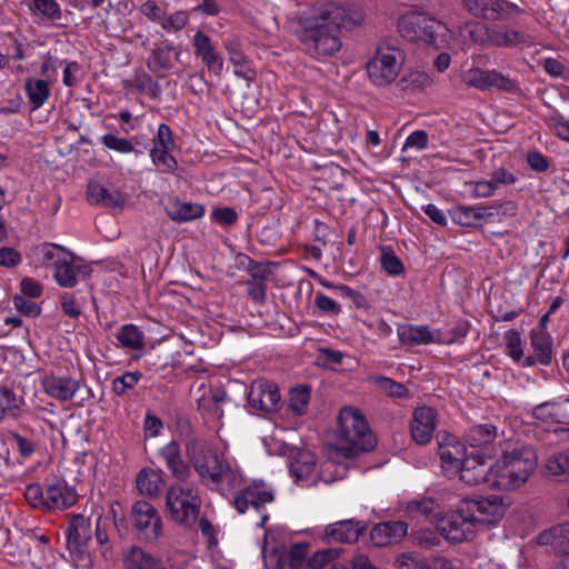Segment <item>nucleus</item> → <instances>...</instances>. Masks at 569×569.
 Returning a JSON list of instances; mask_svg holds the SVG:
<instances>
[{
	"mask_svg": "<svg viewBox=\"0 0 569 569\" xmlns=\"http://www.w3.org/2000/svg\"><path fill=\"white\" fill-rule=\"evenodd\" d=\"M333 0H317L298 18L295 30L306 52L316 59L333 57L342 47L340 30L360 23Z\"/></svg>",
	"mask_w": 569,
	"mask_h": 569,
	"instance_id": "nucleus-1",
	"label": "nucleus"
},
{
	"mask_svg": "<svg viewBox=\"0 0 569 569\" xmlns=\"http://www.w3.org/2000/svg\"><path fill=\"white\" fill-rule=\"evenodd\" d=\"M190 459L194 470L210 490L226 496L242 483V476L237 466L216 450L206 447L194 449Z\"/></svg>",
	"mask_w": 569,
	"mask_h": 569,
	"instance_id": "nucleus-2",
	"label": "nucleus"
},
{
	"mask_svg": "<svg viewBox=\"0 0 569 569\" xmlns=\"http://www.w3.org/2000/svg\"><path fill=\"white\" fill-rule=\"evenodd\" d=\"M537 468V458L529 448L505 451L489 468V487L498 490H515L527 482Z\"/></svg>",
	"mask_w": 569,
	"mask_h": 569,
	"instance_id": "nucleus-3",
	"label": "nucleus"
},
{
	"mask_svg": "<svg viewBox=\"0 0 569 569\" xmlns=\"http://www.w3.org/2000/svg\"><path fill=\"white\" fill-rule=\"evenodd\" d=\"M338 435L342 441L339 450L347 458L370 451L376 445L375 436L369 430L365 417L351 407L340 411Z\"/></svg>",
	"mask_w": 569,
	"mask_h": 569,
	"instance_id": "nucleus-4",
	"label": "nucleus"
},
{
	"mask_svg": "<svg viewBox=\"0 0 569 569\" xmlns=\"http://www.w3.org/2000/svg\"><path fill=\"white\" fill-rule=\"evenodd\" d=\"M398 31L408 41L439 48L446 42L448 29L442 22L425 12L411 11L399 19Z\"/></svg>",
	"mask_w": 569,
	"mask_h": 569,
	"instance_id": "nucleus-5",
	"label": "nucleus"
},
{
	"mask_svg": "<svg viewBox=\"0 0 569 569\" xmlns=\"http://www.w3.org/2000/svg\"><path fill=\"white\" fill-rule=\"evenodd\" d=\"M199 503L198 492L191 487L176 485L167 491L166 508L174 522L187 526L194 523Z\"/></svg>",
	"mask_w": 569,
	"mask_h": 569,
	"instance_id": "nucleus-6",
	"label": "nucleus"
},
{
	"mask_svg": "<svg viewBox=\"0 0 569 569\" xmlns=\"http://www.w3.org/2000/svg\"><path fill=\"white\" fill-rule=\"evenodd\" d=\"M402 53L396 47L380 43L375 57L367 63V72L375 86L390 84L398 76L401 66Z\"/></svg>",
	"mask_w": 569,
	"mask_h": 569,
	"instance_id": "nucleus-7",
	"label": "nucleus"
},
{
	"mask_svg": "<svg viewBox=\"0 0 569 569\" xmlns=\"http://www.w3.org/2000/svg\"><path fill=\"white\" fill-rule=\"evenodd\" d=\"M466 509L465 502L461 501L456 511L437 519V530L446 540L461 543L473 539L477 530L476 518Z\"/></svg>",
	"mask_w": 569,
	"mask_h": 569,
	"instance_id": "nucleus-8",
	"label": "nucleus"
},
{
	"mask_svg": "<svg viewBox=\"0 0 569 569\" xmlns=\"http://www.w3.org/2000/svg\"><path fill=\"white\" fill-rule=\"evenodd\" d=\"M461 81L468 87L476 88L481 91L497 88L507 92L517 89V82L501 72L492 70H483L478 67L467 69L461 74Z\"/></svg>",
	"mask_w": 569,
	"mask_h": 569,
	"instance_id": "nucleus-9",
	"label": "nucleus"
},
{
	"mask_svg": "<svg viewBox=\"0 0 569 569\" xmlns=\"http://www.w3.org/2000/svg\"><path fill=\"white\" fill-rule=\"evenodd\" d=\"M133 527L149 541L157 540L162 533V521L157 509L147 501H137L131 508Z\"/></svg>",
	"mask_w": 569,
	"mask_h": 569,
	"instance_id": "nucleus-10",
	"label": "nucleus"
},
{
	"mask_svg": "<svg viewBox=\"0 0 569 569\" xmlns=\"http://www.w3.org/2000/svg\"><path fill=\"white\" fill-rule=\"evenodd\" d=\"M273 498V491L269 486L262 481H253L236 493L232 505L239 513H244L250 508L260 513L261 507L272 502Z\"/></svg>",
	"mask_w": 569,
	"mask_h": 569,
	"instance_id": "nucleus-11",
	"label": "nucleus"
},
{
	"mask_svg": "<svg viewBox=\"0 0 569 569\" xmlns=\"http://www.w3.org/2000/svg\"><path fill=\"white\" fill-rule=\"evenodd\" d=\"M278 387L268 380H256L250 387L248 402L252 408L264 412L277 411L280 405Z\"/></svg>",
	"mask_w": 569,
	"mask_h": 569,
	"instance_id": "nucleus-12",
	"label": "nucleus"
},
{
	"mask_svg": "<svg viewBox=\"0 0 569 569\" xmlns=\"http://www.w3.org/2000/svg\"><path fill=\"white\" fill-rule=\"evenodd\" d=\"M498 437L497 427L492 423H481L469 427L463 433L466 445L473 449L472 452L483 457H492L493 441Z\"/></svg>",
	"mask_w": 569,
	"mask_h": 569,
	"instance_id": "nucleus-13",
	"label": "nucleus"
},
{
	"mask_svg": "<svg viewBox=\"0 0 569 569\" xmlns=\"http://www.w3.org/2000/svg\"><path fill=\"white\" fill-rule=\"evenodd\" d=\"M463 502L467 507L466 511L473 513L477 526L478 523H496L505 515L502 499L498 496H490L478 500L468 499L463 500Z\"/></svg>",
	"mask_w": 569,
	"mask_h": 569,
	"instance_id": "nucleus-14",
	"label": "nucleus"
},
{
	"mask_svg": "<svg viewBox=\"0 0 569 569\" xmlns=\"http://www.w3.org/2000/svg\"><path fill=\"white\" fill-rule=\"evenodd\" d=\"M438 453L442 462L443 469L457 472L460 466L469 457L467 456L466 446L461 443L455 436L449 433H439Z\"/></svg>",
	"mask_w": 569,
	"mask_h": 569,
	"instance_id": "nucleus-15",
	"label": "nucleus"
},
{
	"mask_svg": "<svg viewBox=\"0 0 569 569\" xmlns=\"http://www.w3.org/2000/svg\"><path fill=\"white\" fill-rule=\"evenodd\" d=\"M367 530V523L355 519L336 521L325 528L323 540L328 543H355Z\"/></svg>",
	"mask_w": 569,
	"mask_h": 569,
	"instance_id": "nucleus-16",
	"label": "nucleus"
},
{
	"mask_svg": "<svg viewBox=\"0 0 569 569\" xmlns=\"http://www.w3.org/2000/svg\"><path fill=\"white\" fill-rule=\"evenodd\" d=\"M438 422L437 410L429 406L415 409L411 421V436L419 445L428 443L435 433Z\"/></svg>",
	"mask_w": 569,
	"mask_h": 569,
	"instance_id": "nucleus-17",
	"label": "nucleus"
},
{
	"mask_svg": "<svg viewBox=\"0 0 569 569\" xmlns=\"http://www.w3.org/2000/svg\"><path fill=\"white\" fill-rule=\"evenodd\" d=\"M180 51L171 42H163L156 46L147 58V67L158 78H164L177 61H179Z\"/></svg>",
	"mask_w": 569,
	"mask_h": 569,
	"instance_id": "nucleus-18",
	"label": "nucleus"
},
{
	"mask_svg": "<svg viewBox=\"0 0 569 569\" xmlns=\"http://www.w3.org/2000/svg\"><path fill=\"white\" fill-rule=\"evenodd\" d=\"M67 547L71 553L82 556L91 540V526L89 519L82 515H73L66 529Z\"/></svg>",
	"mask_w": 569,
	"mask_h": 569,
	"instance_id": "nucleus-19",
	"label": "nucleus"
},
{
	"mask_svg": "<svg viewBox=\"0 0 569 569\" xmlns=\"http://www.w3.org/2000/svg\"><path fill=\"white\" fill-rule=\"evenodd\" d=\"M89 273L88 267L76 263V257L72 252H62L58 260L53 277L57 283L63 288H73L78 283L79 277H86Z\"/></svg>",
	"mask_w": 569,
	"mask_h": 569,
	"instance_id": "nucleus-20",
	"label": "nucleus"
},
{
	"mask_svg": "<svg viewBox=\"0 0 569 569\" xmlns=\"http://www.w3.org/2000/svg\"><path fill=\"white\" fill-rule=\"evenodd\" d=\"M88 201L104 208H122L127 197L116 187H106L99 182H89L87 188Z\"/></svg>",
	"mask_w": 569,
	"mask_h": 569,
	"instance_id": "nucleus-21",
	"label": "nucleus"
},
{
	"mask_svg": "<svg viewBox=\"0 0 569 569\" xmlns=\"http://www.w3.org/2000/svg\"><path fill=\"white\" fill-rule=\"evenodd\" d=\"M194 53L201 59L209 71L220 74L223 69V59L217 52L210 37L202 31H197L192 37Z\"/></svg>",
	"mask_w": 569,
	"mask_h": 569,
	"instance_id": "nucleus-22",
	"label": "nucleus"
},
{
	"mask_svg": "<svg viewBox=\"0 0 569 569\" xmlns=\"http://www.w3.org/2000/svg\"><path fill=\"white\" fill-rule=\"evenodd\" d=\"M535 38L519 29L508 26H491V47L513 48L518 46L531 47Z\"/></svg>",
	"mask_w": 569,
	"mask_h": 569,
	"instance_id": "nucleus-23",
	"label": "nucleus"
},
{
	"mask_svg": "<svg viewBox=\"0 0 569 569\" xmlns=\"http://www.w3.org/2000/svg\"><path fill=\"white\" fill-rule=\"evenodd\" d=\"M159 457L163 460L171 476L179 481H187L191 475L189 465L181 457V448L178 441L171 440L159 450Z\"/></svg>",
	"mask_w": 569,
	"mask_h": 569,
	"instance_id": "nucleus-24",
	"label": "nucleus"
},
{
	"mask_svg": "<svg viewBox=\"0 0 569 569\" xmlns=\"http://www.w3.org/2000/svg\"><path fill=\"white\" fill-rule=\"evenodd\" d=\"M487 458L480 453L471 452L457 471L460 473L461 481L470 486L486 483L489 487V468L486 467Z\"/></svg>",
	"mask_w": 569,
	"mask_h": 569,
	"instance_id": "nucleus-25",
	"label": "nucleus"
},
{
	"mask_svg": "<svg viewBox=\"0 0 569 569\" xmlns=\"http://www.w3.org/2000/svg\"><path fill=\"white\" fill-rule=\"evenodd\" d=\"M408 533L405 521H387L376 525L370 531V540L377 547H385L400 541Z\"/></svg>",
	"mask_w": 569,
	"mask_h": 569,
	"instance_id": "nucleus-26",
	"label": "nucleus"
},
{
	"mask_svg": "<svg viewBox=\"0 0 569 569\" xmlns=\"http://www.w3.org/2000/svg\"><path fill=\"white\" fill-rule=\"evenodd\" d=\"M399 341L408 347L440 343L429 326L400 325L397 328Z\"/></svg>",
	"mask_w": 569,
	"mask_h": 569,
	"instance_id": "nucleus-27",
	"label": "nucleus"
},
{
	"mask_svg": "<svg viewBox=\"0 0 569 569\" xmlns=\"http://www.w3.org/2000/svg\"><path fill=\"white\" fill-rule=\"evenodd\" d=\"M522 13L523 10L520 7L508 0H486L480 18L491 21H512Z\"/></svg>",
	"mask_w": 569,
	"mask_h": 569,
	"instance_id": "nucleus-28",
	"label": "nucleus"
},
{
	"mask_svg": "<svg viewBox=\"0 0 569 569\" xmlns=\"http://www.w3.org/2000/svg\"><path fill=\"white\" fill-rule=\"evenodd\" d=\"M46 393L60 401L71 400L80 389L78 380L67 377H51L43 380Z\"/></svg>",
	"mask_w": 569,
	"mask_h": 569,
	"instance_id": "nucleus-29",
	"label": "nucleus"
},
{
	"mask_svg": "<svg viewBox=\"0 0 569 569\" xmlns=\"http://www.w3.org/2000/svg\"><path fill=\"white\" fill-rule=\"evenodd\" d=\"M77 501V495L68 488L63 481H56L48 485L46 489V507L56 509H67Z\"/></svg>",
	"mask_w": 569,
	"mask_h": 569,
	"instance_id": "nucleus-30",
	"label": "nucleus"
},
{
	"mask_svg": "<svg viewBox=\"0 0 569 569\" xmlns=\"http://www.w3.org/2000/svg\"><path fill=\"white\" fill-rule=\"evenodd\" d=\"M538 542L550 547L556 555L569 553V522L541 532Z\"/></svg>",
	"mask_w": 569,
	"mask_h": 569,
	"instance_id": "nucleus-31",
	"label": "nucleus"
},
{
	"mask_svg": "<svg viewBox=\"0 0 569 569\" xmlns=\"http://www.w3.org/2000/svg\"><path fill=\"white\" fill-rule=\"evenodd\" d=\"M163 485V472L151 468L140 470L136 479L139 492L150 498L158 497L162 491Z\"/></svg>",
	"mask_w": 569,
	"mask_h": 569,
	"instance_id": "nucleus-32",
	"label": "nucleus"
},
{
	"mask_svg": "<svg viewBox=\"0 0 569 569\" xmlns=\"http://www.w3.org/2000/svg\"><path fill=\"white\" fill-rule=\"evenodd\" d=\"M223 47L229 54V61L233 64L234 74L244 79L251 77L249 61L243 54L240 40L236 36H229L223 39Z\"/></svg>",
	"mask_w": 569,
	"mask_h": 569,
	"instance_id": "nucleus-33",
	"label": "nucleus"
},
{
	"mask_svg": "<svg viewBox=\"0 0 569 569\" xmlns=\"http://www.w3.org/2000/svg\"><path fill=\"white\" fill-rule=\"evenodd\" d=\"M23 399L7 386L0 385V423L18 420L22 415Z\"/></svg>",
	"mask_w": 569,
	"mask_h": 569,
	"instance_id": "nucleus-34",
	"label": "nucleus"
},
{
	"mask_svg": "<svg viewBox=\"0 0 569 569\" xmlns=\"http://www.w3.org/2000/svg\"><path fill=\"white\" fill-rule=\"evenodd\" d=\"M164 210L167 216L176 222H188L202 217L204 213L201 204L181 202L177 199L170 201Z\"/></svg>",
	"mask_w": 569,
	"mask_h": 569,
	"instance_id": "nucleus-35",
	"label": "nucleus"
},
{
	"mask_svg": "<svg viewBox=\"0 0 569 569\" xmlns=\"http://www.w3.org/2000/svg\"><path fill=\"white\" fill-rule=\"evenodd\" d=\"M126 569H163L160 559L140 547H131L123 558Z\"/></svg>",
	"mask_w": 569,
	"mask_h": 569,
	"instance_id": "nucleus-36",
	"label": "nucleus"
},
{
	"mask_svg": "<svg viewBox=\"0 0 569 569\" xmlns=\"http://www.w3.org/2000/svg\"><path fill=\"white\" fill-rule=\"evenodd\" d=\"M405 510L410 518L425 517L430 522L436 523L440 515L439 505L431 498L408 501Z\"/></svg>",
	"mask_w": 569,
	"mask_h": 569,
	"instance_id": "nucleus-37",
	"label": "nucleus"
},
{
	"mask_svg": "<svg viewBox=\"0 0 569 569\" xmlns=\"http://www.w3.org/2000/svg\"><path fill=\"white\" fill-rule=\"evenodd\" d=\"M316 467V457L312 452L301 451L290 461L289 470L297 481H307L311 478Z\"/></svg>",
	"mask_w": 569,
	"mask_h": 569,
	"instance_id": "nucleus-38",
	"label": "nucleus"
},
{
	"mask_svg": "<svg viewBox=\"0 0 569 569\" xmlns=\"http://www.w3.org/2000/svg\"><path fill=\"white\" fill-rule=\"evenodd\" d=\"M308 549L309 545L305 542L291 546L279 558L280 569H306Z\"/></svg>",
	"mask_w": 569,
	"mask_h": 569,
	"instance_id": "nucleus-39",
	"label": "nucleus"
},
{
	"mask_svg": "<svg viewBox=\"0 0 569 569\" xmlns=\"http://www.w3.org/2000/svg\"><path fill=\"white\" fill-rule=\"evenodd\" d=\"M28 8L33 17L43 21H58L62 17L61 7L57 0H30Z\"/></svg>",
	"mask_w": 569,
	"mask_h": 569,
	"instance_id": "nucleus-40",
	"label": "nucleus"
},
{
	"mask_svg": "<svg viewBox=\"0 0 569 569\" xmlns=\"http://www.w3.org/2000/svg\"><path fill=\"white\" fill-rule=\"evenodd\" d=\"M460 36L465 41L491 47V26H487L482 22L466 23L460 29Z\"/></svg>",
	"mask_w": 569,
	"mask_h": 569,
	"instance_id": "nucleus-41",
	"label": "nucleus"
},
{
	"mask_svg": "<svg viewBox=\"0 0 569 569\" xmlns=\"http://www.w3.org/2000/svg\"><path fill=\"white\" fill-rule=\"evenodd\" d=\"M530 338L537 361L543 366L549 365L552 358V340L550 335L542 331H531Z\"/></svg>",
	"mask_w": 569,
	"mask_h": 569,
	"instance_id": "nucleus-42",
	"label": "nucleus"
},
{
	"mask_svg": "<svg viewBox=\"0 0 569 569\" xmlns=\"http://www.w3.org/2000/svg\"><path fill=\"white\" fill-rule=\"evenodd\" d=\"M24 91L33 109L42 107L50 96L48 82L41 79H27L24 82Z\"/></svg>",
	"mask_w": 569,
	"mask_h": 569,
	"instance_id": "nucleus-43",
	"label": "nucleus"
},
{
	"mask_svg": "<svg viewBox=\"0 0 569 569\" xmlns=\"http://www.w3.org/2000/svg\"><path fill=\"white\" fill-rule=\"evenodd\" d=\"M532 416L545 423H563V402H543L532 410Z\"/></svg>",
	"mask_w": 569,
	"mask_h": 569,
	"instance_id": "nucleus-44",
	"label": "nucleus"
},
{
	"mask_svg": "<svg viewBox=\"0 0 569 569\" xmlns=\"http://www.w3.org/2000/svg\"><path fill=\"white\" fill-rule=\"evenodd\" d=\"M507 355L516 362H521L523 367H530L535 363L532 357H523L522 341L517 330H509L505 333Z\"/></svg>",
	"mask_w": 569,
	"mask_h": 569,
	"instance_id": "nucleus-45",
	"label": "nucleus"
},
{
	"mask_svg": "<svg viewBox=\"0 0 569 569\" xmlns=\"http://www.w3.org/2000/svg\"><path fill=\"white\" fill-rule=\"evenodd\" d=\"M116 338L123 348L141 350L144 347L143 332L134 325H123L116 335Z\"/></svg>",
	"mask_w": 569,
	"mask_h": 569,
	"instance_id": "nucleus-46",
	"label": "nucleus"
},
{
	"mask_svg": "<svg viewBox=\"0 0 569 569\" xmlns=\"http://www.w3.org/2000/svg\"><path fill=\"white\" fill-rule=\"evenodd\" d=\"M149 156L156 170L162 174H176L179 164L177 159L171 154V151H159L158 149H150Z\"/></svg>",
	"mask_w": 569,
	"mask_h": 569,
	"instance_id": "nucleus-47",
	"label": "nucleus"
},
{
	"mask_svg": "<svg viewBox=\"0 0 569 569\" xmlns=\"http://www.w3.org/2000/svg\"><path fill=\"white\" fill-rule=\"evenodd\" d=\"M101 143L109 150H113L119 153H131L134 152L137 156L141 154V151L136 150L134 146L138 143L137 137L131 139L120 138L114 133H106L100 138Z\"/></svg>",
	"mask_w": 569,
	"mask_h": 569,
	"instance_id": "nucleus-48",
	"label": "nucleus"
},
{
	"mask_svg": "<svg viewBox=\"0 0 569 569\" xmlns=\"http://www.w3.org/2000/svg\"><path fill=\"white\" fill-rule=\"evenodd\" d=\"M310 400V388L308 386H299L289 393V408L296 415H303L307 411Z\"/></svg>",
	"mask_w": 569,
	"mask_h": 569,
	"instance_id": "nucleus-49",
	"label": "nucleus"
},
{
	"mask_svg": "<svg viewBox=\"0 0 569 569\" xmlns=\"http://www.w3.org/2000/svg\"><path fill=\"white\" fill-rule=\"evenodd\" d=\"M132 87L153 99H158L161 94V87L147 72L137 73L132 80Z\"/></svg>",
	"mask_w": 569,
	"mask_h": 569,
	"instance_id": "nucleus-50",
	"label": "nucleus"
},
{
	"mask_svg": "<svg viewBox=\"0 0 569 569\" xmlns=\"http://www.w3.org/2000/svg\"><path fill=\"white\" fill-rule=\"evenodd\" d=\"M174 147L176 142L171 128L166 123L159 124L157 133L152 138L151 149L172 151Z\"/></svg>",
	"mask_w": 569,
	"mask_h": 569,
	"instance_id": "nucleus-51",
	"label": "nucleus"
},
{
	"mask_svg": "<svg viewBox=\"0 0 569 569\" xmlns=\"http://www.w3.org/2000/svg\"><path fill=\"white\" fill-rule=\"evenodd\" d=\"M380 262L382 269L391 276H398L405 271L401 260L390 247H381Z\"/></svg>",
	"mask_w": 569,
	"mask_h": 569,
	"instance_id": "nucleus-52",
	"label": "nucleus"
},
{
	"mask_svg": "<svg viewBox=\"0 0 569 569\" xmlns=\"http://www.w3.org/2000/svg\"><path fill=\"white\" fill-rule=\"evenodd\" d=\"M140 371H127L112 381V390L116 395L122 396L127 390L133 389L141 379Z\"/></svg>",
	"mask_w": 569,
	"mask_h": 569,
	"instance_id": "nucleus-53",
	"label": "nucleus"
},
{
	"mask_svg": "<svg viewBox=\"0 0 569 569\" xmlns=\"http://www.w3.org/2000/svg\"><path fill=\"white\" fill-rule=\"evenodd\" d=\"M189 22V13L187 11H176L170 16L164 13L160 27L168 33L182 30Z\"/></svg>",
	"mask_w": 569,
	"mask_h": 569,
	"instance_id": "nucleus-54",
	"label": "nucleus"
},
{
	"mask_svg": "<svg viewBox=\"0 0 569 569\" xmlns=\"http://www.w3.org/2000/svg\"><path fill=\"white\" fill-rule=\"evenodd\" d=\"M395 565L398 569H427L428 559L413 552H406L396 558Z\"/></svg>",
	"mask_w": 569,
	"mask_h": 569,
	"instance_id": "nucleus-55",
	"label": "nucleus"
},
{
	"mask_svg": "<svg viewBox=\"0 0 569 569\" xmlns=\"http://www.w3.org/2000/svg\"><path fill=\"white\" fill-rule=\"evenodd\" d=\"M547 472L551 476H569V461L567 451L551 456L546 463Z\"/></svg>",
	"mask_w": 569,
	"mask_h": 569,
	"instance_id": "nucleus-56",
	"label": "nucleus"
},
{
	"mask_svg": "<svg viewBox=\"0 0 569 569\" xmlns=\"http://www.w3.org/2000/svg\"><path fill=\"white\" fill-rule=\"evenodd\" d=\"M411 539L413 545L423 549H432L440 546L441 540L432 530H416L411 532Z\"/></svg>",
	"mask_w": 569,
	"mask_h": 569,
	"instance_id": "nucleus-57",
	"label": "nucleus"
},
{
	"mask_svg": "<svg viewBox=\"0 0 569 569\" xmlns=\"http://www.w3.org/2000/svg\"><path fill=\"white\" fill-rule=\"evenodd\" d=\"M477 206H458L453 210V220L465 227L473 226L478 220Z\"/></svg>",
	"mask_w": 569,
	"mask_h": 569,
	"instance_id": "nucleus-58",
	"label": "nucleus"
},
{
	"mask_svg": "<svg viewBox=\"0 0 569 569\" xmlns=\"http://www.w3.org/2000/svg\"><path fill=\"white\" fill-rule=\"evenodd\" d=\"M379 387L390 397L393 398H406L409 396V390L402 383L396 382L395 380L387 377H379L377 379Z\"/></svg>",
	"mask_w": 569,
	"mask_h": 569,
	"instance_id": "nucleus-59",
	"label": "nucleus"
},
{
	"mask_svg": "<svg viewBox=\"0 0 569 569\" xmlns=\"http://www.w3.org/2000/svg\"><path fill=\"white\" fill-rule=\"evenodd\" d=\"M139 11L151 22L161 24L166 10L160 7L154 0H147L139 7Z\"/></svg>",
	"mask_w": 569,
	"mask_h": 569,
	"instance_id": "nucleus-60",
	"label": "nucleus"
},
{
	"mask_svg": "<svg viewBox=\"0 0 569 569\" xmlns=\"http://www.w3.org/2000/svg\"><path fill=\"white\" fill-rule=\"evenodd\" d=\"M12 302L14 308L22 315L36 318L41 313V308L38 303L28 300L26 297L21 295H16L12 298Z\"/></svg>",
	"mask_w": 569,
	"mask_h": 569,
	"instance_id": "nucleus-61",
	"label": "nucleus"
},
{
	"mask_svg": "<svg viewBox=\"0 0 569 569\" xmlns=\"http://www.w3.org/2000/svg\"><path fill=\"white\" fill-rule=\"evenodd\" d=\"M60 306L62 312L71 319H79L82 315V309L72 293L64 292L60 296Z\"/></svg>",
	"mask_w": 569,
	"mask_h": 569,
	"instance_id": "nucleus-62",
	"label": "nucleus"
},
{
	"mask_svg": "<svg viewBox=\"0 0 569 569\" xmlns=\"http://www.w3.org/2000/svg\"><path fill=\"white\" fill-rule=\"evenodd\" d=\"M403 81L407 83V88H411L412 90H423L432 83L431 77L423 71H412Z\"/></svg>",
	"mask_w": 569,
	"mask_h": 569,
	"instance_id": "nucleus-63",
	"label": "nucleus"
},
{
	"mask_svg": "<svg viewBox=\"0 0 569 569\" xmlns=\"http://www.w3.org/2000/svg\"><path fill=\"white\" fill-rule=\"evenodd\" d=\"M10 435L16 442L19 455L22 458L28 459L36 452L38 448V443L36 441L29 440L22 435L14 431L11 432Z\"/></svg>",
	"mask_w": 569,
	"mask_h": 569,
	"instance_id": "nucleus-64",
	"label": "nucleus"
}]
</instances>
